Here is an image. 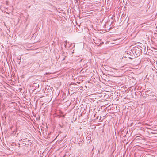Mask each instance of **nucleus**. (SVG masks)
I'll return each instance as SVG.
<instances>
[{"mask_svg":"<svg viewBox=\"0 0 157 157\" xmlns=\"http://www.w3.org/2000/svg\"><path fill=\"white\" fill-rule=\"evenodd\" d=\"M140 49L139 48H135V49L133 50V54H134V52L137 56H140Z\"/></svg>","mask_w":157,"mask_h":157,"instance_id":"nucleus-1","label":"nucleus"},{"mask_svg":"<svg viewBox=\"0 0 157 157\" xmlns=\"http://www.w3.org/2000/svg\"><path fill=\"white\" fill-rule=\"evenodd\" d=\"M147 11V10H146L145 8H142L141 9V10L139 12V13L140 14H144L146 13Z\"/></svg>","mask_w":157,"mask_h":157,"instance_id":"nucleus-2","label":"nucleus"},{"mask_svg":"<svg viewBox=\"0 0 157 157\" xmlns=\"http://www.w3.org/2000/svg\"><path fill=\"white\" fill-rule=\"evenodd\" d=\"M94 42L97 44H99V42H100L99 41H98V40H95L94 39Z\"/></svg>","mask_w":157,"mask_h":157,"instance_id":"nucleus-3","label":"nucleus"},{"mask_svg":"<svg viewBox=\"0 0 157 157\" xmlns=\"http://www.w3.org/2000/svg\"><path fill=\"white\" fill-rule=\"evenodd\" d=\"M65 59V57H64L63 59V60H64Z\"/></svg>","mask_w":157,"mask_h":157,"instance_id":"nucleus-4","label":"nucleus"},{"mask_svg":"<svg viewBox=\"0 0 157 157\" xmlns=\"http://www.w3.org/2000/svg\"><path fill=\"white\" fill-rule=\"evenodd\" d=\"M66 44H67V43H66L65 44V46H66Z\"/></svg>","mask_w":157,"mask_h":157,"instance_id":"nucleus-5","label":"nucleus"},{"mask_svg":"<svg viewBox=\"0 0 157 157\" xmlns=\"http://www.w3.org/2000/svg\"><path fill=\"white\" fill-rule=\"evenodd\" d=\"M152 96H154V94H152Z\"/></svg>","mask_w":157,"mask_h":157,"instance_id":"nucleus-6","label":"nucleus"},{"mask_svg":"<svg viewBox=\"0 0 157 157\" xmlns=\"http://www.w3.org/2000/svg\"><path fill=\"white\" fill-rule=\"evenodd\" d=\"M46 75H47V74H48V73H46Z\"/></svg>","mask_w":157,"mask_h":157,"instance_id":"nucleus-7","label":"nucleus"},{"mask_svg":"<svg viewBox=\"0 0 157 157\" xmlns=\"http://www.w3.org/2000/svg\"><path fill=\"white\" fill-rule=\"evenodd\" d=\"M129 58L131 59H132V58H131L130 57H129Z\"/></svg>","mask_w":157,"mask_h":157,"instance_id":"nucleus-8","label":"nucleus"},{"mask_svg":"<svg viewBox=\"0 0 157 157\" xmlns=\"http://www.w3.org/2000/svg\"><path fill=\"white\" fill-rule=\"evenodd\" d=\"M151 93H154L153 92H151Z\"/></svg>","mask_w":157,"mask_h":157,"instance_id":"nucleus-9","label":"nucleus"}]
</instances>
